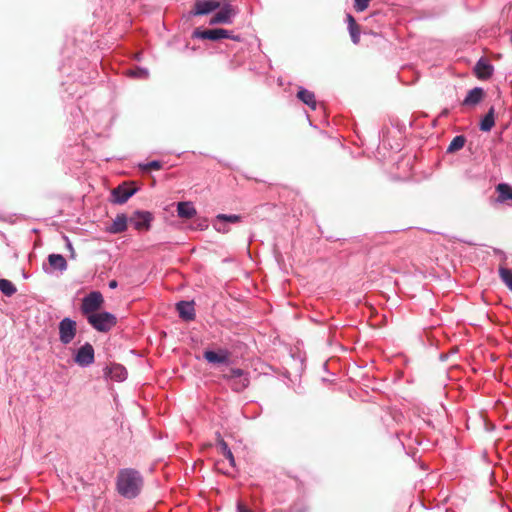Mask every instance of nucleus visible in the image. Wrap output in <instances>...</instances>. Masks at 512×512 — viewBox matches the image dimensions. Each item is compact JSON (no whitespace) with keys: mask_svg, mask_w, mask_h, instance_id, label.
Listing matches in <instances>:
<instances>
[{"mask_svg":"<svg viewBox=\"0 0 512 512\" xmlns=\"http://www.w3.org/2000/svg\"><path fill=\"white\" fill-rule=\"evenodd\" d=\"M144 478L134 468H122L116 476V491L124 499L137 498L143 489Z\"/></svg>","mask_w":512,"mask_h":512,"instance_id":"obj_1","label":"nucleus"},{"mask_svg":"<svg viewBox=\"0 0 512 512\" xmlns=\"http://www.w3.org/2000/svg\"><path fill=\"white\" fill-rule=\"evenodd\" d=\"M88 323L98 332H108L117 323V318L114 314L102 311L89 314L87 316Z\"/></svg>","mask_w":512,"mask_h":512,"instance_id":"obj_2","label":"nucleus"},{"mask_svg":"<svg viewBox=\"0 0 512 512\" xmlns=\"http://www.w3.org/2000/svg\"><path fill=\"white\" fill-rule=\"evenodd\" d=\"M192 38L218 41L221 39H232L234 41H240V35H234L231 31L223 28H212V29H200L197 28L192 33Z\"/></svg>","mask_w":512,"mask_h":512,"instance_id":"obj_3","label":"nucleus"},{"mask_svg":"<svg viewBox=\"0 0 512 512\" xmlns=\"http://www.w3.org/2000/svg\"><path fill=\"white\" fill-rule=\"evenodd\" d=\"M59 329V341L63 345L70 344L76 336L77 333V323L75 320L65 317L63 318L58 325Z\"/></svg>","mask_w":512,"mask_h":512,"instance_id":"obj_4","label":"nucleus"},{"mask_svg":"<svg viewBox=\"0 0 512 512\" xmlns=\"http://www.w3.org/2000/svg\"><path fill=\"white\" fill-rule=\"evenodd\" d=\"M74 361L83 368L93 364L95 361V351L92 344L86 342L80 346L74 355Z\"/></svg>","mask_w":512,"mask_h":512,"instance_id":"obj_5","label":"nucleus"},{"mask_svg":"<svg viewBox=\"0 0 512 512\" xmlns=\"http://www.w3.org/2000/svg\"><path fill=\"white\" fill-rule=\"evenodd\" d=\"M104 302L99 291H92L82 299L81 310L84 314L96 313Z\"/></svg>","mask_w":512,"mask_h":512,"instance_id":"obj_6","label":"nucleus"},{"mask_svg":"<svg viewBox=\"0 0 512 512\" xmlns=\"http://www.w3.org/2000/svg\"><path fill=\"white\" fill-rule=\"evenodd\" d=\"M224 378L231 382L232 389L237 392L244 390L249 385V379L244 376V371L240 368L230 369Z\"/></svg>","mask_w":512,"mask_h":512,"instance_id":"obj_7","label":"nucleus"},{"mask_svg":"<svg viewBox=\"0 0 512 512\" xmlns=\"http://www.w3.org/2000/svg\"><path fill=\"white\" fill-rule=\"evenodd\" d=\"M153 214L149 211L136 210L131 217L129 222L133 225L136 230H149L151 222L153 221Z\"/></svg>","mask_w":512,"mask_h":512,"instance_id":"obj_8","label":"nucleus"},{"mask_svg":"<svg viewBox=\"0 0 512 512\" xmlns=\"http://www.w3.org/2000/svg\"><path fill=\"white\" fill-rule=\"evenodd\" d=\"M203 358L210 364H229L230 352L227 349H219L218 351L205 350Z\"/></svg>","mask_w":512,"mask_h":512,"instance_id":"obj_9","label":"nucleus"},{"mask_svg":"<svg viewBox=\"0 0 512 512\" xmlns=\"http://www.w3.org/2000/svg\"><path fill=\"white\" fill-rule=\"evenodd\" d=\"M235 15V11L230 4L224 5L217 13H215L209 23L211 25L216 24H231L232 18Z\"/></svg>","mask_w":512,"mask_h":512,"instance_id":"obj_10","label":"nucleus"},{"mask_svg":"<svg viewBox=\"0 0 512 512\" xmlns=\"http://www.w3.org/2000/svg\"><path fill=\"white\" fill-rule=\"evenodd\" d=\"M137 192L136 188H130L126 185H119L111 192L112 202L115 204H124Z\"/></svg>","mask_w":512,"mask_h":512,"instance_id":"obj_11","label":"nucleus"},{"mask_svg":"<svg viewBox=\"0 0 512 512\" xmlns=\"http://www.w3.org/2000/svg\"><path fill=\"white\" fill-rule=\"evenodd\" d=\"M220 8L218 0H196L194 3L193 15H207Z\"/></svg>","mask_w":512,"mask_h":512,"instance_id":"obj_12","label":"nucleus"},{"mask_svg":"<svg viewBox=\"0 0 512 512\" xmlns=\"http://www.w3.org/2000/svg\"><path fill=\"white\" fill-rule=\"evenodd\" d=\"M474 72L478 79L488 80L493 75L494 67L485 58H480L474 67Z\"/></svg>","mask_w":512,"mask_h":512,"instance_id":"obj_13","label":"nucleus"},{"mask_svg":"<svg viewBox=\"0 0 512 512\" xmlns=\"http://www.w3.org/2000/svg\"><path fill=\"white\" fill-rule=\"evenodd\" d=\"M179 317L184 321H193L195 319L194 303L189 301H180L176 304Z\"/></svg>","mask_w":512,"mask_h":512,"instance_id":"obj_14","label":"nucleus"},{"mask_svg":"<svg viewBox=\"0 0 512 512\" xmlns=\"http://www.w3.org/2000/svg\"><path fill=\"white\" fill-rule=\"evenodd\" d=\"M484 97V90L481 87H475L468 91L466 97L462 101L463 106H475L481 102Z\"/></svg>","mask_w":512,"mask_h":512,"instance_id":"obj_15","label":"nucleus"},{"mask_svg":"<svg viewBox=\"0 0 512 512\" xmlns=\"http://www.w3.org/2000/svg\"><path fill=\"white\" fill-rule=\"evenodd\" d=\"M129 218L125 214H118L112 224L107 228L111 234H119L127 230Z\"/></svg>","mask_w":512,"mask_h":512,"instance_id":"obj_16","label":"nucleus"},{"mask_svg":"<svg viewBox=\"0 0 512 512\" xmlns=\"http://www.w3.org/2000/svg\"><path fill=\"white\" fill-rule=\"evenodd\" d=\"M496 192L498 193V196L496 198V202L503 204L506 203L508 200L512 201V186L508 183H499L496 186Z\"/></svg>","mask_w":512,"mask_h":512,"instance_id":"obj_17","label":"nucleus"},{"mask_svg":"<svg viewBox=\"0 0 512 512\" xmlns=\"http://www.w3.org/2000/svg\"><path fill=\"white\" fill-rule=\"evenodd\" d=\"M297 98L302 101L304 104L309 106L311 109L315 110L317 107V101L315 98V94L303 87H300L297 92Z\"/></svg>","mask_w":512,"mask_h":512,"instance_id":"obj_18","label":"nucleus"},{"mask_svg":"<svg viewBox=\"0 0 512 512\" xmlns=\"http://www.w3.org/2000/svg\"><path fill=\"white\" fill-rule=\"evenodd\" d=\"M197 211L192 202H179L177 204V215L183 219H190L196 215Z\"/></svg>","mask_w":512,"mask_h":512,"instance_id":"obj_19","label":"nucleus"},{"mask_svg":"<svg viewBox=\"0 0 512 512\" xmlns=\"http://www.w3.org/2000/svg\"><path fill=\"white\" fill-rule=\"evenodd\" d=\"M112 380L121 382L127 378V370L120 364H112L106 373Z\"/></svg>","mask_w":512,"mask_h":512,"instance_id":"obj_20","label":"nucleus"},{"mask_svg":"<svg viewBox=\"0 0 512 512\" xmlns=\"http://www.w3.org/2000/svg\"><path fill=\"white\" fill-rule=\"evenodd\" d=\"M495 125V108L491 106L480 121L479 128L483 132H489Z\"/></svg>","mask_w":512,"mask_h":512,"instance_id":"obj_21","label":"nucleus"},{"mask_svg":"<svg viewBox=\"0 0 512 512\" xmlns=\"http://www.w3.org/2000/svg\"><path fill=\"white\" fill-rule=\"evenodd\" d=\"M48 262L50 266L59 271H65L67 269V261L61 254H50L48 256Z\"/></svg>","mask_w":512,"mask_h":512,"instance_id":"obj_22","label":"nucleus"},{"mask_svg":"<svg viewBox=\"0 0 512 512\" xmlns=\"http://www.w3.org/2000/svg\"><path fill=\"white\" fill-rule=\"evenodd\" d=\"M218 438V446L222 455L229 461L231 466H234L235 459L231 449L229 448L228 444L220 437V434H218Z\"/></svg>","mask_w":512,"mask_h":512,"instance_id":"obj_23","label":"nucleus"},{"mask_svg":"<svg viewBox=\"0 0 512 512\" xmlns=\"http://www.w3.org/2000/svg\"><path fill=\"white\" fill-rule=\"evenodd\" d=\"M466 143V137L464 135L455 136L450 142L447 153H454L461 150Z\"/></svg>","mask_w":512,"mask_h":512,"instance_id":"obj_24","label":"nucleus"},{"mask_svg":"<svg viewBox=\"0 0 512 512\" xmlns=\"http://www.w3.org/2000/svg\"><path fill=\"white\" fill-rule=\"evenodd\" d=\"M0 291L7 297L14 295L17 291L16 286L7 279H0Z\"/></svg>","mask_w":512,"mask_h":512,"instance_id":"obj_25","label":"nucleus"},{"mask_svg":"<svg viewBox=\"0 0 512 512\" xmlns=\"http://www.w3.org/2000/svg\"><path fill=\"white\" fill-rule=\"evenodd\" d=\"M499 276L502 282L512 291V269L500 267Z\"/></svg>","mask_w":512,"mask_h":512,"instance_id":"obj_26","label":"nucleus"},{"mask_svg":"<svg viewBox=\"0 0 512 512\" xmlns=\"http://www.w3.org/2000/svg\"><path fill=\"white\" fill-rule=\"evenodd\" d=\"M162 162L159 160H153L148 163H140L138 167L140 170L147 172L149 170H160L162 168Z\"/></svg>","mask_w":512,"mask_h":512,"instance_id":"obj_27","label":"nucleus"},{"mask_svg":"<svg viewBox=\"0 0 512 512\" xmlns=\"http://www.w3.org/2000/svg\"><path fill=\"white\" fill-rule=\"evenodd\" d=\"M241 217L236 214H218L216 216L217 222H225V223H237L239 222Z\"/></svg>","mask_w":512,"mask_h":512,"instance_id":"obj_28","label":"nucleus"},{"mask_svg":"<svg viewBox=\"0 0 512 512\" xmlns=\"http://www.w3.org/2000/svg\"><path fill=\"white\" fill-rule=\"evenodd\" d=\"M129 75L135 78L146 79L149 76V71L143 67H137L129 71Z\"/></svg>","mask_w":512,"mask_h":512,"instance_id":"obj_29","label":"nucleus"},{"mask_svg":"<svg viewBox=\"0 0 512 512\" xmlns=\"http://www.w3.org/2000/svg\"><path fill=\"white\" fill-rule=\"evenodd\" d=\"M371 0H354V9L357 12H363L369 6Z\"/></svg>","mask_w":512,"mask_h":512,"instance_id":"obj_30","label":"nucleus"},{"mask_svg":"<svg viewBox=\"0 0 512 512\" xmlns=\"http://www.w3.org/2000/svg\"><path fill=\"white\" fill-rule=\"evenodd\" d=\"M349 34L351 36V40L354 44H358L360 41V30L358 27H349Z\"/></svg>","mask_w":512,"mask_h":512,"instance_id":"obj_31","label":"nucleus"},{"mask_svg":"<svg viewBox=\"0 0 512 512\" xmlns=\"http://www.w3.org/2000/svg\"><path fill=\"white\" fill-rule=\"evenodd\" d=\"M225 224V222H217V220H215L213 226L218 232L227 233L229 229L226 227Z\"/></svg>","mask_w":512,"mask_h":512,"instance_id":"obj_32","label":"nucleus"},{"mask_svg":"<svg viewBox=\"0 0 512 512\" xmlns=\"http://www.w3.org/2000/svg\"><path fill=\"white\" fill-rule=\"evenodd\" d=\"M237 512H251V510L242 502L237 503Z\"/></svg>","mask_w":512,"mask_h":512,"instance_id":"obj_33","label":"nucleus"},{"mask_svg":"<svg viewBox=\"0 0 512 512\" xmlns=\"http://www.w3.org/2000/svg\"><path fill=\"white\" fill-rule=\"evenodd\" d=\"M348 28L349 27H358L354 17L351 14H347Z\"/></svg>","mask_w":512,"mask_h":512,"instance_id":"obj_34","label":"nucleus"},{"mask_svg":"<svg viewBox=\"0 0 512 512\" xmlns=\"http://www.w3.org/2000/svg\"><path fill=\"white\" fill-rule=\"evenodd\" d=\"M198 227L200 228V230H204L205 228H207L208 224H207L206 220H204L203 222L199 223Z\"/></svg>","mask_w":512,"mask_h":512,"instance_id":"obj_35","label":"nucleus"},{"mask_svg":"<svg viewBox=\"0 0 512 512\" xmlns=\"http://www.w3.org/2000/svg\"><path fill=\"white\" fill-rule=\"evenodd\" d=\"M108 285H109V288L115 289L117 287L118 283L116 280H111Z\"/></svg>","mask_w":512,"mask_h":512,"instance_id":"obj_36","label":"nucleus"},{"mask_svg":"<svg viewBox=\"0 0 512 512\" xmlns=\"http://www.w3.org/2000/svg\"><path fill=\"white\" fill-rule=\"evenodd\" d=\"M67 247L68 249L73 250L72 244L69 240H67Z\"/></svg>","mask_w":512,"mask_h":512,"instance_id":"obj_37","label":"nucleus"}]
</instances>
